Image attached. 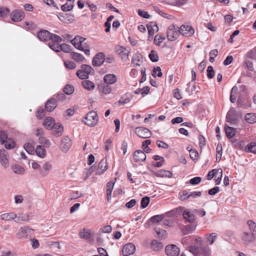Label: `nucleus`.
<instances>
[{"mask_svg": "<svg viewBox=\"0 0 256 256\" xmlns=\"http://www.w3.org/2000/svg\"><path fill=\"white\" fill-rule=\"evenodd\" d=\"M245 150L246 152L256 154V144L254 142H251L248 144L245 148Z\"/></svg>", "mask_w": 256, "mask_h": 256, "instance_id": "obj_42", "label": "nucleus"}, {"mask_svg": "<svg viewBox=\"0 0 256 256\" xmlns=\"http://www.w3.org/2000/svg\"><path fill=\"white\" fill-rule=\"evenodd\" d=\"M247 225L248 226L250 232L256 234V224L252 220H249L247 221Z\"/></svg>", "mask_w": 256, "mask_h": 256, "instance_id": "obj_39", "label": "nucleus"}, {"mask_svg": "<svg viewBox=\"0 0 256 256\" xmlns=\"http://www.w3.org/2000/svg\"><path fill=\"white\" fill-rule=\"evenodd\" d=\"M48 46H49L50 48L53 50H54L56 52H60V44H59V43L50 42L48 44Z\"/></svg>", "mask_w": 256, "mask_h": 256, "instance_id": "obj_55", "label": "nucleus"}, {"mask_svg": "<svg viewBox=\"0 0 256 256\" xmlns=\"http://www.w3.org/2000/svg\"><path fill=\"white\" fill-rule=\"evenodd\" d=\"M104 56L103 52L98 53L94 58L92 62V65L96 66H101L104 62Z\"/></svg>", "mask_w": 256, "mask_h": 256, "instance_id": "obj_14", "label": "nucleus"}, {"mask_svg": "<svg viewBox=\"0 0 256 256\" xmlns=\"http://www.w3.org/2000/svg\"><path fill=\"white\" fill-rule=\"evenodd\" d=\"M146 27L148 32V40H150L152 38V36L154 34L155 32L158 31V26H156V28L152 27L150 25H146Z\"/></svg>", "mask_w": 256, "mask_h": 256, "instance_id": "obj_45", "label": "nucleus"}, {"mask_svg": "<svg viewBox=\"0 0 256 256\" xmlns=\"http://www.w3.org/2000/svg\"><path fill=\"white\" fill-rule=\"evenodd\" d=\"M73 6L72 4L66 2L61 6V8L64 12H68L72 8Z\"/></svg>", "mask_w": 256, "mask_h": 256, "instance_id": "obj_61", "label": "nucleus"}, {"mask_svg": "<svg viewBox=\"0 0 256 256\" xmlns=\"http://www.w3.org/2000/svg\"><path fill=\"white\" fill-rule=\"evenodd\" d=\"M154 230L159 238L164 239L167 237L168 233L166 230L158 228H155Z\"/></svg>", "mask_w": 256, "mask_h": 256, "instance_id": "obj_33", "label": "nucleus"}, {"mask_svg": "<svg viewBox=\"0 0 256 256\" xmlns=\"http://www.w3.org/2000/svg\"><path fill=\"white\" fill-rule=\"evenodd\" d=\"M130 50L128 49L124 50L119 55L123 61H126L128 59Z\"/></svg>", "mask_w": 256, "mask_h": 256, "instance_id": "obj_60", "label": "nucleus"}, {"mask_svg": "<svg viewBox=\"0 0 256 256\" xmlns=\"http://www.w3.org/2000/svg\"><path fill=\"white\" fill-rule=\"evenodd\" d=\"M196 90V86L194 84L192 86H191V84L190 83H188L187 84V88H186V91L188 93V94H192Z\"/></svg>", "mask_w": 256, "mask_h": 256, "instance_id": "obj_64", "label": "nucleus"}, {"mask_svg": "<svg viewBox=\"0 0 256 256\" xmlns=\"http://www.w3.org/2000/svg\"><path fill=\"white\" fill-rule=\"evenodd\" d=\"M24 148L25 150L30 154H32L34 152L35 150L34 147L30 143H26L24 144Z\"/></svg>", "mask_w": 256, "mask_h": 256, "instance_id": "obj_52", "label": "nucleus"}, {"mask_svg": "<svg viewBox=\"0 0 256 256\" xmlns=\"http://www.w3.org/2000/svg\"><path fill=\"white\" fill-rule=\"evenodd\" d=\"M71 57L76 62H82L84 59L82 55L77 52H72L71 54Z\"/></svg>", "mask_w": 256, "mask_h": 256, "instance_id": "obj_40", "label": "nucleus"}, {"mask_svg": "<svg viewBox=\"0 0 256 256\" xmlns=\"http://www.w3.org/2000/svg\"><path fill=\"white\" fill-rule=\"evenodd\" d=\"M82 85L84 88L88 90H94L95 87L94 83L89 80H85L82 82Z\"/></svg>", "mask_w": 256, "mask_h": 256, "instance_id": "obj_34", "label": "nucleus"}, {"mask_svg": "<svg viewBox=\"0 0 256 256\" xmlns=\"http://www.w3.org/2000/svg\"><path fill=\"white\" fill-rule=\"evenodd\" d=\"M189 251L195 256H211V250L208 246H191Z\"/></svg>", "mask_w": 256, "mask_h": 256, "instance_id": "obj_1", "label": "nucleus"}, {"mask_svg": "<svg viewBox=\"0 0 256 256\" xmlns=\"http://www.w3.org/2000/svg\"><path fill=\"white\" fill-rule=\"evenodd\" d=\"M90 232L88 230L84 228L79 233L80 237L82 238L88 240L90 236Z\"/></svg>", "mask_w": 256, "mask_h": 256, "instance_id": "obj_43", "label": "nucleus"}, {"mask_svg": "<svg viewBox=\"0 0 256 256\" xmlns=\"http://www.w3.org/2000/svg\"><path fill=\"white\" fill-rule=\"evenodd\" d=\"M64 64L66 68L70 70L74 69L76 67V64L69 60L65 61Z\"/></svg>", "mask_w": 256, "mask_h": 256, "instance_id": "obj_58", "label": "nucleus"}, {"mask_svg": "<svg viewBox=\"0 0 256 256\" xmlns=\"http://www.w3.org/2000/svg\"><path fill=\"white\" fill-rule=\"evenodd\" d=\"M52 164L49 162H46L42 165L43 170H41L40 173L42 176H45L48 174L50 170L52 169Z\"/></svg>", "mask_w": 256, "mask_h": 256, "instance_id": "obj_24", "label": "nucleus"}, {"mask_svg": "<svg viewBox=\"0 0 256 256\" xmlns=\"http://www.w3.org/2000/svg\"><path fill=\"white\" fill-rule=\"evenodd\" d=\"M12 169L15 174H22L25 172L24 168L20 165H12Z\"/></svg>", "mask_w": 256, "mask_h": 256, "instance_id": "obj_36", "label": "nucleus"}, {"mask_svg": "<svg viewBox=\"0 0 256 256\" xmlns=\"http://www.w3.org/2000/svg\"><path fill=\"white\" fill-rule=\"evenodd\" d=\"M4 144L6 149H12L14 148L16 146L15 142L10 138H8V139L4 142Z\"/></svg>", "mask_w": 256, "mask_h": 256, "instance_id": "obj_47", "label": "nucleus"}, {"mask_svg": "<svg viewBox=\"0 0 256 256\" xmlns=\"http://www.w3.org/2000/svg\"><path fill=\"white\" fill-rule=\"evenodd\" d=\"M222 172V170L221 168L219 169H214L208 173L207 175V179L208 180H212L213 178H216L217 176L219 174H221V172Z\"/></svg>", "mask_w": 256, "mask_h": 256, "instance_id": "obj_30", "label": "nucleus"}, {"mask_svg": "<svg viewBox=\"0 0 256 256\" xmlns=\"http://www.w3.org/2000/svg\"><path fill=\"white\" fill-rule=\"evenodd\" d=\"M11 20L15 22L22 20L25 16L24 11L20 10H14L10 14Z\"/></svg>", "mask_w": 256, "mask_h": 256, "instance_id": "obj_10", "label": "nucleus"}, {"mask_svg": "<svg viewBox=\"0 0 256 256\" xmlns=\"http://www.w3.org/2000/svg\"><path fill=\"white\" fill-rule=\"evenodd\" d=\"M86 40L85 38L78 36L71 40V43L76 48L84 52L86 54L89 56L90 50L88 48H82V46Z\"/></svg>", "mask_w": 256, "mask_h": 256, "instance_id": "obj_3", "label": "nucleus"}, {"mask_svg": "<svg viewBox=\"0 0 256 256\" xmlns=\"http://www.w3.org/2000/svg\"><path fill=\"white\" fill-rule=\"evenodd\" d=\"M237 92L238 88L236 86H234L232 89L230 96V100L232 103H234L236 101L237 98Z\"/></svg>", "mask_w": 256, "mask_h": 256, "instance_id": "obj_41", "label": "nucleus"}, {"mask_svg": "<svg viewBox=\"0 0 256 256\" xmlns=\"http://www.w3.org/2000/svg\"><path fill=\"white\" fill-rule=\"evenodd\" d=\"M167 38L170 41H174L179 36V28L176 25H170L167 30Z\"/></svg>", "mask_w": 256, "mask_h": 256, "instance_id": "obj_5", "label": "nucleus"}, {"mask_svg": "<svg viewBox=\"0 0 256 256\" xmlns=\"http://www.w3.org/2000/svg\"><path fill=\"white\" fill-rule=\"evenodd\" d=\"M54 120L52 118L48 117L44 119L43 122V125L48 130L52 128V127L56 124Z\"/></svg>", "mask_w": 256, "mask_h": 256, "instance_id": "obj_27", "label": "nucleus"}, {"mask_svg": "<svg viewBox=\"0 0 256 256\" xmlns=\"http://www.w3.org/2000/svg\"><path fill=\"white\" fill-rule=\"evenodd\" d=\"M100 90L104 94H109L112 92L111 87L106 84H100L98 86Z\"/></svg>", "mask_w": 256, "mask_h": 256, "instance_id": "obj_28", "label": "nucleus"}, {"mask_svg": "<svg viewBox=\"0 0 256 256\" xmlns=\"http://www.w3.org/2000/svg\"><path fill=\"white\" fill-rule=\"evenodd\" d=\"M0 219L5 221L14 220L17 218V214L13 212L4 213L0 216Z\"/></svg>", "mask_w": 256, "mask_h": 256, "instance_id": "obj_23", "label": "nucleus"}, {"mask_svg": "<svg viewBox=\"0 0 256 256\" xmlns=\"http://www.w3.org/2000/svg\"><path fill=\"white\" fill-rule=\"evenodd\" d=\"M81 69L76 72V76L81 80H84L88 78L89 74L93 70L92 68L88 64H82Z\"/></svg>", "mask_w": 256, "mask_h": 256, "instance_id": "obj_4", "label": "nucleus"}, {"mask_svg": "<svg viewBox=\"0 0 256 256\" xmlns=\"http://www.w3.org/2000/svg\"><path fill=\"white\" fill-rule=\"evenodd\" d=\"M207 76L210 79L212 78L215 74V72L212 66H208L207 68Z\"/></svg>", "mask_w": 256, "mask_h": 256, "instance_id": "obj_57", "label": "nucleus"}, {"mask_svg": "<svg viewBox=\"0 0 256 256\" xmlns=\"http://www.w3.org/2000/svg\"><path fill=\"white\" fill-rule=\"evenodd\" d=\"M56 100L54 98L49 100L45 104V109L48 112H52L56 107Z\"/></svg>", "mask_w": 256, "mask_h": 256, "instance_id": "obj_17", "label": "nucleus"}, {"mask_svg": "<svg viewBox=\"0 0 256 256\" xmlns=\"http://www.w3.org/2000/svg\"><path fill=\"white\" fill-rule=\"evenodd\" d=\"M38 39L43 42L47 41L50 38V33L46 30H41L37 34Z\"/></svg>", "mask_w": 256, "mask_h": 256, "instance_id": "obj_19", "label": "nucleus"}, {"mask_svg": "<svg viewBox=\"0 0 256 256\" xmlns=\"http://www.w3.org/2000/svg\"><path fill=\"white\" fill-rule=\"evenodd\" d=\"M98 120L97 113H87L84 117L83 122L89 126H94L96 125Z\"/></svg>", "mask_w": 256, "mask_h": 256, "instance_id": "obj_6", "label": "nucleus"}, {"mask_svg": "<svg viewBox=\"0 0 256 256\" xmlns=\"http://www.w3.org/2000/svg\"><path fill=\"white\" fill-rule=\"evenodd\" d=\"M196 228V226H186L183 228V233L184 234H188L192 232Z\"/></svg>", "mask_w": 256, "mask_h": 256, "instance_id": "obj_51", "label": "nucleus"}, {"mask_svg": "<svg viewBox=\"0 0 256 256\" xmlns=\"http://www.w3.org/2000/svg\"><path fill=\"white\" fill-rule=\"evenodd\" d=\"M150 247L154 251H159L162 248L163 244L156 240H153L152 242Z\"/></svg>", "mask_w": 256, "mask_h": 256, "instance_id": "obj_32", "label": "nucleus"}, {"mask_svg": "<svg viewBox=\"0 0 256 256\" xmlns=\"http://www.w3.org/2000/svg\"><path fill=\"white\" fill-rule=\"evenodd\" d=\"M50 40H51L50 42L60 43V42L62 40V38L60 36L55 34L50 33Z\"/></svg>", "mask_w": 256, "mask_h": 256, "instance_id": "obj_56", "label": "nucleus"}, {"mask_svg": "<svg viewBox=\"0 0 256 256\" xmlns=\"http://www.w3.org/2000/svg\"><path fill=\"white\" fill-rule=\"evenodd\" d=\"M30 214H20L17 215V220H14L15 222H18L20 220L29 222Z\"/></svg>", "mask_w": 256, "mask_h": 256, "instance_id": "obj_44", "label": "nucleus"}, {"mask_svg": "<svg viewBox=\"0 0 256 256\" xmlns=\"http://www.w3.org/2000/svg\"><path fill=\"white\" fill-rule=\"evenodd\" d=\"M0 163L4 169L8 168L10 165L8 152L4 148L0 150Z\"/></svg>", "mask_w": 256, "mask_h": 256, "instance_id": "obj_9", "label": "nucleus"}, {"mask_svg": "<svg viewBox=\"0 0 256 256\" xmlns=\"http://www.w3.org/2000/svg\"><path fill=\"white\" fill-rule=\"evenodd\" d=\"M164 218V214H158L151 217L150 220L152 222H161Z\"/></svg>", "mask_w": 256, "mask_h": 256, "instance_id": "obj_53", "label": "nucleus"}, {"mask_svg": "<svg viewBox=\"0 0 256 256\" xmlns=\"http://www.w3.org/2000/svg\"><path fill=\"white\" fill-rule=\"evenodd\" d=\"M149 58L153 62H157L158 60V53L154 50H152L149 54Z\"/></svg>", "mask_w": 256, "mask_h": 256, "instance_id": "obj_49", "label": "nucleus"}, {"mask_svg": "<svg viewBox=\"0 0 256 256\" xmlns=\"http://www.w3.org/2000/svg\"><path fill=\"white\" fill-rule=\"evenodd\" d=\"M10 12V10L8 8L0 6V17L6 16L9 14Z\"/></svg>", "mask_w": 256, "mask_h": 256, "instance_id": "obj_50", "label": "nucleus"}, {"mask_svg": "<svg viewBox=\"0 0 256 256\" xmlns=\"http://www.w3.org/2000/svg\"><path fill=\"white\" fill-rule=\"evenodd\" d=\"M165 251L168 256H178L180 252V248L174 244L167 246Z\"/></svg>", "mask_w": 256, "mask_h": 256, "instance_id": "obj_11", "label": "nucleus"}, {"mask_svg": "<svg viewBox=\"0 0 256 256\" xmlns=\"http://www.w3.org/2000/svg\"><path fill=\"white\" fill-rule=\"evenodd\" d=\"M150 202V198L148 196L142 198L141 200V208H146Z\"/></svg>", "mask_w": 256, "mask_h": 256, "instance_id": "obj_63", "label": "nucleus"}, {"mask_svg": "<svg viewBox=\"0 0 256 256\" xmlns=\"http://www.w3.org/2000/svg\"><path fill=\"white\" fill-rule=\"evenodd\" d=\"M236 114V113H228L226 117V121L232 124H236L240 117Z\"/></svg>", "mask_w": 256, "mask_h": 256, "instance_id": "obj_22", "label": "nucleus"}, {"mask_svg": "<svg viewBox=\"0 0 256 256\" xmlns=\"http://www.w3.org/2000/svg\"><path fill=\"white\" fill-rule=\"evenodd\" d=\"M218 236L216 233L213 232L206 235V239L210 244H212L216 240Z\"/></svg>", "mask_w": 256, "mask_h": 256, "instance_id": "obj_46", "label": "nucleus"}, {"mask_svg": "<svg viewBox=\"0 0 256 256\" xmlns=\"http://www.w3.org/2000/svg\"><path fill=\"white\" fill-rule=\"evenodd\" d=\"M104 82L108 84H112L116 82V76L113 74H107L104 76Z\"/></svg>", "mask_w": 256, "mask_h": 256, "instance_id": "obj_26", "label": "nucleus"}, {"mask_svg": "<svg viewBox=\"0 0 256 256\" xmlns=\"http://www.w3.org/2000/svg\"><path fill=\"white\" fill-rule=\"evenodd\" d=\"M34 232V229L30 228L28 226H25L19 228L16 236L18 240H26L30 237Z\"/></svg>", "mask_w": 256, "mask_h": 256, "instance_id": "obj_2", "label": "nucleus"}, {"mask_svg": "<svg viewBox=\"0 0 256 256\" xmlns=\"http://www.w3.org/2000/svg\"><path fill=\"white\" fill-rule=\"evenodd\" d=\"M134 160L136 162L144 161L146 159V155L141 150H136L133 154Z\"/></svg>", "mask_w": 256, "mask_h": 256, "instance_id": "obj_21", "label": "nucleus"}, {"mask_svg": "<svg viewBox=\"0 0 256 256\" xmlns=\"http://www.w3.org/2000/svg\"><path fill=\"white\" fill-rule=\"evenodd\" d=\"M38 156L44 158L46 155V150L42 146H38L35 150Z\"/></svg>", "mask_w": 256, "mask_h": 256, "instance_id": "obj_35", "label": "nucleus"}, {"mask_svg": "<svg viewBox=\"0 0 256 256\" xmlns=\"http://www.w3.org/2000/svg\"><path fill=\"white\" fill-rule=\"evenodd\" d=\"M136 250L134 245L132 243L126 244L122 248V252L124 256H128L132 254Z\"/></svg>", "mask_w": 256, "mask_h": 256, "instance_id": "obj_12", "label": "nucleus"}, {"mask_svg": "<svg viewBox=\"0 0 256 256\" xmlns=\"http://www.w3.org/2000/svg\"><path fill=\"white\" fill-rule=\"evenodd\" d=\"M74 87L71 84H67L64 88V92L68 95L72 94L74 92Z\"/></svg>", "mask_w": 256, "mask_h": 256, "instance_id": "obj_48", "label": "nucleus"}, {"mask_svg": "<svg viewBox=\"0 0 256 256\" xmlns=\"http://www.w3.org/2000/svg\"><path fill=\"white\" fill-rule=\"evenodd\" d=\"M165 40V38L160 34H158L155 36L154 42L156 44L160 45V44Z\"/></svg>", "mask_w": 256, "mask_h": 256, "instance_id": "obj_59", "label": "nucleus"}, {"mask_svg": "<svg viewBox=\"0 0 256 256\" xmlns=\"http://www.w3.org/2000/svg\"><path fill=\"white\" fill-rule=\"evenodd\" d=\"M225 132L226 136L229 138H232L235 136L236 130L230 126H225Z\"/></svg>", "mask_w": 256, "mask_h": 256, "instance_id": "obj_37", "label": "nucleus"}, {"mask_svg": "<svg viewBox=\"0 0 256 256\" xmlns=\"http://www.w3.org/2000/svg\"><path fill=\"white\" fill-rule=\"evenodd\" d=\"M245 120L250 124L256 122V113H246L244 116Z\"/></svg>", "mask_w": 256, "mask_h": 256, "instance_id": "obj_31", "label": "nucleus"}, {"mask_svg": "<svg viewBox=\"0 0 256 256\" xmlns=\"http://www.w3.org/2000/svg\"><path fill=\"white\" fill-rule=\"evenodd\" d=\"M108 168V164L106 160L102 159L99 162L96 170V174L100 175Z\"/></svg>", "mask_w": 256, "mask_h": 256, "instance_id": "obj_15", "label": "nucleus"}, {"mask_svg": "<svg viewBox=\"0 0 256 256\" xmlns=\"http://www.w3.org/2000/svg\"><path fill=\"white\" fill-rule=\"evenodd\" d=\"M38 141L40 144H43L47 148L50 147L51 145L50 141L44 136H40L39 138Z\"/></svg>", "mask_w": 256, "mask_h": 256, "instance_id": "obj_54", "label": "nucleus"}, {"mask_svg": "<svg viewBox=\"0 0 256 256\" xmlns=\"http://www.w3.org/2000/svg\"><path fill=\"white\" fill-rule=\"evenodd\" d=\"M240 238L244 244L248 245L256 240V234L248 231H244L242 233Z\"/></svg>", "mask_w": 256, "mask_h": 256, "instance_id": "obj_7", "label": "nucleus"}, {"mask_svg": "<svg viewBox=\"0 0 256 256\" xmlns=\"http://www.w3.org/2000/svg\"><path fill=\"white\" fill-rule=\"evenodd\" d=\"M114 184V183L112 182H109L107 183L106 195L108 200L111 199L112 192V191Z\"/></svg>", "mask_w": 256, "mask_h": 256, "instance_id": "obj_38", "label": "nucleus"}, {"mask_svg": "<svg viewBox=\"0 0 256 256\" xmlns=\"http://www.w3.org/2000/svg\"><path fill=\"white\" fill-rule=\"evenodd\" d=\"M71 146V140L68 136H64L62 140L61 149L66 152L68 151Z\"/></svg>", "mask_w": 256, "mask_h": 256, "instance_id": "obj_20", "label": "nucleus"}, {"mask_svg": "<svg viewBox=\"0 0 256 256\" xmlns=\"http://www.w3.org/2000/svg\"><path fill=\"white\" fill-rule=\"evenodd\" d=\"M183 216L186 221L190 223L194 222L196 219L195 215L188 209L184 210Z\"/></svg>", "mask_w": 256, "mask_h": 256, "instance_id": "obj_18", "label": "nucleus"}, {"mask_svg": "<svg viewBox=\"0 0 256 256\" xmlns=\"http://www.w3.org/2000/svg\"><path fill=\"white\" fill-rule=\"evenodd\" d=\"M52 130V134L56 136H60L64 132V128L62 124L60 123H56L52 128H51Z\"/></svg>", "mask_w": 256, "mask_h": 256, "instance_id": "obj_16", "label": "nucleus"}, {"mask_svg": "<svg viewBox=\"0 0 256 256\" xmlns=\"http://www.w3.org/2000/svg\"><path fill=\"white\" fill-rule=\"evenodd\" d=\"M154 174L156 176L160 178L168 177V178H170L172 176V172L164 170H160L156 172Z\"/></svg>", "mask_w": 256, "mask_h": 256, "instance_id": "obj_25", "label": "nucleus"}, {"mask_svg": "<svg viewBox=\"0 0 256 256\" xmlns=\"http://www.w3.org/2000/svg\"><path fill=\"white\" fill-rule=\"evenodd\" d=\"M135 132L139 137L142 138H149L151 134L149 130L143 127L136 128Z\"/></svg>", "mask_w": 256, "mask_h": 256, "instance_id": "obj_13", "label": "nucleus"}, {"mask_svg": "<svg viewBox=\"0 0 256 256\" xmlns=\"http://www.w3.org/2000/svg\"><path fill=\"white\" fill-rule=\"evenodd\" d=\"M179 32L184 36H191L194 32V29L187 24H184L179 28Z\"/></svg>", "mask_w": 256, "mask_h": 256, "instance_id": "obj_8", "label": "nucleus"}, {"mask_svg": "<svg viewBox=\"0 0 256 256\" xmlns=\"http://www.w3.org/2000/svg\"><path fill=\"white\" fill-rule=\"evenodd\" d=\"M8 135L6 132L3 130L0 131V141L2 144H4V142L8 140Z\"/></svg>", "mask_w": 256, "mask_h": 256, "instance_id": "obj_62", "label": "nucleus"}, {"mask_svg": "<svg viewBox=\"0 0 256 256\" xmlns=\"http://www.w3.org/2000/svg\"><path fill=\"white\" fill-rule=\"evenodd\" d=\"M142 60V56L140 53L135 54L132 58V64L133 66H140Z\"/></svg>", "mask_w": 256, "mask_h": 256, "instance_id": "obj_29", "label": "nucleus"}]
</instances>
